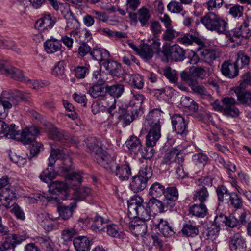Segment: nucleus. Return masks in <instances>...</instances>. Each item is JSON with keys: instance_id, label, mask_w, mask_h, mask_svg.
Segmentation results:
<instances>
[{"instance_id": "obj_29", "label": "nucleus", "mask_w": 251, "mask_h": 251, "mask_svg": "<svg viewBox=\"0 0 251 251\" xmlns=\"http://www.w3.org/2000/svg\"><path fill=\"white\" fill-rule=\"evenodd\" d=\"M44 46L46 51L48 54L54 53L61 51L62 49L61 41L52 37L48 39L44 43Z\"/></svg>"}, {"instance_id": "obj_6", "label": "nucleus", "mask_w": 251, "mask_h": 251, "mask_svg": "<svg viewBox=\"0 0 251 251\" xmlns=\"http://www.w3.org/2000/svg\"><path fill=\"white\" fill-rule=\"evenodd\" d=\"M65 151L63 149H55L51 147V152L49 158V167L50 168H47L44 170L40 176V178L42 181L45 183H49L52 179H54L56 176V173L54 172L51 167L55 163L57 159H62L64 157Z\"/></svg>"}, {"instance_id": "obj_33", "label": "nucleus", "mask_w": 251, "mask_h": 251, "mask_svg": "<svg viewBox=\"0 0 251 251\" xmlns=\"http://www.w3.org/2000/svg\"><path fill=\"white\" fill-rule=\"evenodd\" d=\"M56 218L50 216L47 213H41L38 215V220L40 223L41 225L47 231L52 230L54 228V225L51 221H54Z\"/></svg>"}, {"instance_id": "obj_22", "label": "nucleus", "mask_w": 251, "mask_h": 251, "mask_svg": "<svg viewBox=\"0 0 251 251\" xmlns=\"http://www.w3.org/2000/svg\"><path fill=\"white\" fill-rule=\"evenodd\" d=\"M150 130L146 136V144L153 147L161 137V126H149Z\"/></svg>"}, {"instance_id": "obj_38", "label": "nucleus", "mask_w": 251, "mask_h": 251, "mask_svg": "<svg viewBox=\"0 0 251 251\" xmlns=\"http://www.w3.org/2000/svg\"><path fill=\"white\" fill-rule=\"evenodd\" d=\"M145 97L142 94H139L137 92L131 91L130 95V100L128 104V107L133 108H138L140 107L141 104L144 101Z\"/></svg>"}, {"instance_id": "obj_47", "label": "nucleus", "mask_w": 251, "mask_h": 251, "mask_svg": "<svg viewBox=\"0 0 251 251\" xmlns=\"http://www.w3.org/2000/svg\"><path fill=\"white\" fill-rule=\"evenodd\" d=\"M93 58L98 61H101L107 59L109 56V52L105 50L100 48L93 49L90 52Z\"/></svg>"}, {"instance_id": "obj_56", "label": "nucleus", "mask_w": 251, "mask_h": 251, "mask_svg": "<svg viewBox=\"0 0 251 251\" xmlns=\"http://www.w3.org/2000/svg\"><path fill=\"white\" fill-rule=\"evenodd\" d=\"M182 232L184 235L187 236L194 237L199 234V230L197 227L191 223L184 225Z\"/></svg>"}, {"instance_id": "obj_54", "label": "nucleus", "mask_w": 251, "mask_h": 251, "mask_svg": "<svg viewBox=\"0 0 251 251\" xmlns=\"http://www.w3.org/2000/svg\"><path fill=\"white\" fill-rule=\"evenodd\" d=\"M154 91L155 95L160 96L161 98L167 100L173 96L175 90L171 87H166L161 89H154Z\"/></svg>"}, {"instance_id": "obj_50", "label": "nucleus", "mask_w": 251, "mask_h": 251, "mask_svg": "<svg viewBox=\"0 0 251 251\" xmlns=\"http://www.w3.org/2000/svg\"><path fill=\"white\" fill-rule=\"evenodd\" d=\"M216 193L219 201L229 202V198L231 193L224 185L218 186L216 189Z\"/></svg>"}, {"instance_id": "obj_32", "label": "nucleus", "mask_w": 251, "mask_h": 251, "mask_svg": "<svg viewBox=\"0 0 251 251\" xmlns=\"http://www.w3.org/2000/svg\"><path fill=\"white\" fill-rule=\"evenodd\" d=\"M126 146L131 154L138 155L142 145L141 141L135 136L130 137L126 142Z\"/></svg>"}, {"instance_id": "obj_27", "label": "nucleus", "mask_w": 251, "mask_h": 251, "mask_svg": "<svg viewBox=\"0 0 251 251\" xmlns=\"http://www.w3.org/2000/svg\"><path fill=\"white\" fill-rule=\"evenodd\" d=\"M222 74L229 78H233L238 75L239 69L235 62L230 60L225 61L221 66Z\"/></svg>"}, {"instance_id": "obj_17", "label": "nucleus", "mask_w": 251, "mask_h": 251, "mask_svg": "<svg viewBox=\"0 0 251 251\" xmlns=\"http://www.w3.org/2000/svg\"><path fill=\"white\" fill-rule=\"evenodd\" d=\"M56 22L55 18L52 17L50 14H47L37 20L34 26L36 29L45 33L53 27Z\"/></svg>"}, {"instance_id": "obj_1", "label": "nucleus", "mask_w": 251, "mask_h": 251, "mask_svg": "<svg viewBox=\"0 0 251 251\" xmlns=\"http://www.w3.org/2000/svg\"><path fill=\"white\" fill-rule=\"evenodd\" d=\"M143 199L135 196L128 201V211L130 215L135 218L130 221L127 225L128 230L136 237L140 236L145 244L147 237V226L146 221L152 218L150 207L143 204Z\"/></svg>"}, {"instance_id": "obj_46", "label": "nucleus", "mask_w": 251, "mask_h": 251, "mask_svg": "<svg viewBox=\"0 0 251 251\" xmlns=\"http://www.w3.org/2000/svg\"><path fill=\"white\" fill-rule=\"evenodd\" d=\"M106 93L110 96L119 98L121 96L124 91V86L121 84H116L111 86H106Z\"/></svg>"}, {"instance_id": "obj_30", "label": "nucleus", "mask_w": 251, "mask_h": 251, "mask_svg": "<svg viewBox=\"0 0 251 251\" xmlns=\"http://www.w3.org/2000/svg\"><path fill=\"white\" fill-rule=\"evenodd\" d=\"M16 194L11 189L6 187L0 191V201L7 208H10L11 201L15 200Z\"/></svg>"}, {"instance_id": "obj_44", "label": "nucleus", "mask_w": 251, "mask_h": 251, "mask_svg": "<svg viewBox=\"0 0 251 251\" xmlns=\"http://www.w3.org/2000/svg\"><path fill=\"white\" fill-rule=\"evenodd\" d=\"M138 54L144 61H148L152 58L154 52L150 46L148 44H144L140 48Z\"/></svg>"}, {"instance_id": "obj_61", "label": "nucleus", "mask_w": 251, "mask_h": 251, "mask_svg": "<svg viewBox=\"0 0 251 251\" xmlns=\"http://www.w3.org/2000/svg\"><path fill=\"white\" fill-rule=\"evenodd\" d=\"M163 75L170 82L175 83L177 81L178 75L176 70L170 67H166L163 70Z\"/></svg>"}, {"instance_id": "obj_63", "label": "nucleus", "mask_w": 251, "mask_h": 251, "mask_svg": "<svg viewBox=\"0 0 251 251\" xmlns=\"http://www.w3.org/2000/svg\"><path fill=\"white\" fill-rule=\"evenodd\" d=\"M106 232L107 234L114 238H121L123 235L122 232L120 231L117 225L115 224L107 225Z\"/></svg>"}, {"instance_id": "obj_37", "label": "nucleus", "mask_w": 251, "mask_h": 251, "mask_svg": "<svg viewBox=\"0 0 251 251\" xmlns=\"http://www.w3.org/2000/svg\"><path fill=\"white\" fill-rule=\"evenodd\" d=\"M220 56L219 52L215 50L206 49L200 52L201 59L210 63Z\"/></svg>"}, {"instance_id": "obj_18", "label": "nucleus", "mask_w": 251, "mask_h": 251, "mask_svg": "<svg viewBox=\"0 0 251 251\" xmlns=\"http://www.w3.org/2000/svg\"><path fill=\"white\" fill-rule=\"evenodd\" d=\"M223 110L222 112L225 115L235 117L238 116L239 111L235 106L236 103L234 98L232 97H226L222 100Z\"/></svg>"}, {"instance_id": "obj_20", "label": "nucleus", "mask_w": 251, "mask_h": 251, "mask_svg": "<svg viewBox=\"0 0 251 251\" xmlns=\"http://www.w3.org/2000/svg\"><path fill=\"white\" fill-rule=\"evenodd\" d=\"M229 246L231 251H246L245 239L239 232L229 238Z\"/></svg>"}, {"instance_id": "obj_58", "label": "nucleus", "mask_w": 251, "mask_h": 251, "mask_svg": "<svg viewBox=\"0 0 251 251\" xmlns=\"http://www.w3.org/2000/svg\"><path fill=\"white\" fill-rule=\"evenodd\" d=\"M129 83L135 88L141 89L144 86V79L142 76L139 74L132 75L130 76Z\"/></svg>"}, {"instance_id": "obj_24", "label": "nucleus", "mask_w": 251, "mask_h": 251, "mask_svg": "<svg viewBox=\"0 0 251 251\" xmlns=\"http://www.w3.org/2000/svg\"><path fill=\"white\" fill-rule=\"evenodd\" d=\"M49 191L50 193L57 195L58 196L60 195H64V196H60V198L62 199H67L68 186L66 183L62 181L57 180L52 182L49 185Z\"/></svg>"}, {"instance_id": "obj_13", "label": "nucleus", "mask_w": 251, "mask_h": 251, "mask_svg": "<svg viewBox=\"0 0 251 251\" xmlns=\"http://www.w3.org/2000/svg\"><path fill=\"white\" fill-rule=\"evenodd\" d=\"M137 113L136 108L128 106L126 108L119 107L118 110L116 111V116L123 123V126H126L133 121L135 116H137Z\"/></svg>"}, {"instance_id": "obj_48", "label": "nucleus", "mask_w": 251, "mask_h": 251, "mask_svg": "<svg viewBox=\"0 0 251 251\" xmlns=\"http://www.w3.org/2000/svg\"><path fill=\"white\" fill-rule=\"evenodd\" d=\"M92 190L90 188L82 187L74 193L73 199L76 201H82L90 196Z\"/></svg>"}, {"instance_id": "obj_53", "label": "nucleus", "mask_w": 251, "mask_h": 251, "mask_svg": "<svg viewBox=\"0 0 251 251\" xmlns=\"http://www.w3.org/2000/svg\"><path fill=\"white\" fill-rule=\"evenodd\" d=\"M13 104L10 100L4 97L3 91L0 98V116L3 114L6 115L8 110L13 106Z\"/></svg>"}, {"instance_id": "obj_42", "label": "nucleus", "mask_w": 251, "mask_h": 251, "mask_svg": "<svg viewBox=\"0 0 251 251\" xmlns=\"http://www.w3.org/2000/svg\"><path fill=\"white\" fill-rule=\"evenodd\" d=\"M88 92L91 96L93 98L103 97L106 93V86L97 84L90 87Z\"/></svg>"}, {"instance_id": "obj_2", "label": "nucleus", "mask_w": 251, "mask_h": 251, "mask_svg": "<svg viewBox=\"0 0 251 251\" xmlns=\"http://www.w3.org/2000/svg\"><path fill=\"white\" fill-rule=\"evenodd\" d=\"M14 124L8 126L0 119V138L5 137L8 139L21 140L24 144H29L35 140L39 133V129L35 127L25 128L20 133Z\"/></svg>"}, {"instance_id": "obj_10", "label": "nucleus", "mask_w": 251, "mask_h": 251, "mask_svg": "<svg viewBox=\"0 0 251 251\" xmlns=\"http://www.w3.org/2000/svg\"><path fill=\"white\" fill-rule=\"evenodd\" d=\"M48 134L50 139L58 140L67 145L76 144L78 142L76 138L72 136L68 132L59 130L54 126L49 129Z\"/></svg>"}, {"instance_id": "obj_36", "label": "nucleus", "mask_w": 251, "mask_h": 251, "mask_svg": "<svg viewBox=\"0 0 251 251\" xmlns=\"http://www.w3.org/2000/svg\"><path fill=\"white\" fill-rule=\"evenodd\" d=\"M209 197V192L205 186L197 189L194 192V200L200 203H205L208 201Z\"/></svg>"}, {"instance_id": "obj_51", "label": "nucleus", "mask_w": 251, "mask_h": 251, "mask_svg": "<svg viewBox=\"0 0 251 251\" xmlns=\"http://www.w3.org/2000/svg\"><path fill=\"white\" fill-rule=\"evenodd\" d=\"M138 19L142 26H147L148 21L151 17V14L149 9L145 7L140 8L138 12Z\"/></svg>"}, {"instance_id": "obj_52", "label": "nucleus", "mask_w": 251, "mask_h": 251, "mask_svg": "<svg viewBox=\"0 0 251 251\" xmlns=\"http://www.w3.org/2000/svg\"><path fill=\"white\" fill-rule=\"evenodd\" d=\"M102 100H101L102 103L105 107V109H108V112L111 114L114 115V114L112 113V111L116 108V100L113 96L110 95H106L102 97Z\"/></svg>"}, {"instance_id": "obj_60", "label": "nucleus", "mask_w": 251, "mask_h": 251, "mask_svg": "<svg viewBox=\"0 0 251 251\" xmlns=\"http://www.w3.org/2000/svg\"><path fill=\"white\" fill-rule=\"evenodd\" d=\"M77 233V231L75 228L66 227L61 232V238L64 241L67 242L71 241Z\"/></svg>"}, {"instance_id": "obj_39", "label": "nucleus", "mask_w": 251, "mask_h": 251, "mask_svg": "<svg viewBox=\"0 0 251 251\" xmlns=\"http://www.w3.org/2000/svg\"><path fill=\"white\" fill-rule=\"evenodd\" d=\"M76 208V203L73 202L69 205H60L57 207V211L59 215L64 220L68 219L71 217L73 211Z\"/></svg>"}, {"instance_id": "obj_55", "label": "nucleus", "mask_w": 251, "mask_h": 251, "mask_svg": "<svg viewBox=\"0 0 251 251\" xmlns=\"http://www.w3.org/2000/svg\"><path fill=\"white\" fill-rule=\"evenodd\" d=\"M250 61V57L244 53L239 52L237 54L235 63L238 68L242 69L248 66Z\"/></svg>"}, {"instance_id": "obj_5", "label": "nucleus", "mask_w": 251, "mask_h": 251, "mask_svg": "<svg viewBox=\"0 0 251 251\" xmlns=\"http://www.w3.org/2000/svg\"><path fill=\"white\" fill-rule=\"evenodd\" d=\"M200 22L209 30L224 33L226 29L227 23L213 12H209L201 17Z\"/></svg>"}, {"instance_id": "obj_59", "label": "nucleus", "mask_w": 251, "mask_h": 251, "mask_svg": "<svg viewBox=\"0 0 251 251\" xmlns=\"http://www.w3.org/2000/svg\"><path fill=\"white\" fill-rule=\"evenodd\" d=\"M223 3V0H208L204 4V6L209 11H216Z\"/></svg>"}, {"instance_id": "obj_57", "label": "nucleus", "mask_w": 251, "mask_h": 251, "mask_svg": "<svg viewBox=\"0 0 251 251\" xmlns=\"http://www.w3.org/2000/svg\"><path fill=\"white\" fill-rule=\"evenodd\" d=\"M47 0L54 10L60 12L62 15L65 11H66L70 8V6L66 3H61L57 0Z\"/></svg>"}, {"instance_id": "obj_31", "label": "nucleus", "mask_w": 251, "mask_h": 251, "mask_svg": "<svg viewBox=\"0 0 251 251\" xmlns=\"http://www.w3.org/2000/svg\"><path fill=\"white\" fill-rule=\"evenodd\" d=\"M73 244L76 251H89L90 241L86 236H79L74 239Z\"/></svg>"}, {"instance_id": "obj_35", "label": "nucleus", "mask_w": 251, "mask_h": 251, "mask_svg": "<svg viewBox=\"0 0 251 251\" xmlns=\"http://www.w3.org/2000/svg\"><path fill=\"white\" fill-rule=\"evenodd\" d=\"M64 19L66 20V28L72 29H78L80 26V23L78 20L74 16L73 13L69 8L68 10L65 11L62 14Z\"/></svg>"}, {"instance_id": "obj_14", "label": "nucleus", "mask_w": 251, "mask_h": 251, "mask_svg": "<svg viewBox=\"0 0 251 251\" xmlns=\"http://www.w3.org/2000/svg\"><path fill=\"white\" fill-rule=\"evenodd\" d=\"M173 129L182 137H186L188 133V125L184 118L180 114H174L171 117Z\"/></svg>"}, {"instance_id": "obj_62", "label": "nucleus", "mask_w": 251, "mask_h": 251, "mask_svg": "<svg viewBox=\"0 0 251 251\" xmlns=\"http://www.w3.org/2000/svg\"><path fill=\"white\" fill-rule=\"evenodd\" d=\"M152 146H143L138 152V155L146 159L151 158L154 154V151Z\"/></svg>"}, {"instance_id": "obj_23", "label": "nucleus", "mask_w": 251, "mask_h": 251, "mask_svg": "<svg viewBox=\"0 0 251 251\" xmlns=\"http://www.w3.org/2000/svg\"><path fill=\"white\" fill-rule=\"evenodd\" d=\"M227 220V216L224 214H220L217 215L214 219V224L211 226L207 229V236L212 238L217 235L220 231V226L226 224Z\"/></svg>"}, {"instance_id": "obj_3", "label": "nucleus", "mask_w": 251, "mask_h": 251, "mask_svg": "<svg viewBox=\"0 0 251 251\" xmlns=\"http://www.w3.org/2000/svg\"><path fill=\"white\" fill-rule=\"evenodd\" d=\"M107 171L114 175L121 181L127 180L131 176V170L127 163H121L116 159L115 155H111L110 159L106 160L101 166Z\"/></svg>"}, {"instance_id": "obj_25", "label": "nucleus", "mask_w": 251, "mask_h": 251, "mask_svg": "<svg viewBox=\"0 0 251 251\" xmlns=\"http://www.w3.org/2000/svg\"><path fill=\"white\" fill-rule=\"evenodd\" d=\"M25 239V238L24 236L12 234L7 236L1 245L5 250H14L17 245L20 244Z\"/></svg>"}, {"instance_id": "obj_40", "label": "nucleus", "mask_w": 251, "mask_h": 251, "mask_svg": "<svg viewBox=\"0 0 251 251\" xmlns=\"http://www.w3.org/2000/svg\"><path fill=\"white\" fill-rule=\"evenodd\" d=\"M189 212L193 215L198 217H204L208 212L207 208L204 203L193 205L190 207Z\"/></svg>"}, {"instance_id": "obj_45", "label": "nucleus", "mask_w": 251, "mask_h": 251, "mask_svg": "<svg viewBox=\"0 0 251 251\" xmlns=\"http://www.w3.org/2000/svg\"><path fill=\"white\" fill-rule=\"evenodd\" d=\"M181 105L188 108L191 112L196 113L198 110V105L194 100L188 96H182L180 100Z\"/></svg>"}, {"instance_id": "obj_28", "label": "nucleus", "mask_w": 251, "mask_h": 251, "mask_svg": "<svg viewBox=\"0 0 251 251\" xmlns=\"http://www.w3.org/2000/svg\"><path fill=\"white\" fill-rule=\"evenodd\" d=\"M103 66L112 76L120 77L123 75L124 71L121 65L116 61L107 60L103 63Z\"/></svg>"}, {"instance_id": "obj_15", "label": "nucleus", "mask_w": 251, "mask_h": 251, "mask_svg": "<svg viewBox=\"0 0 251 251\" xmlns=\"http://www.w3.org/2000/svg\"><path fill=\"white\" fill-rule=\"evenodd\" d=\"M4 97L10 100L13 104V106L18 104L21 101L29 102L31 99V95L29 93L23 92L18 90H7L3 91Z\"/></svg>"}, {"instance_id": "obj_8", "label": "nucleus", "mask_w": 251, "mask_h": 251, "mask_svg": "<svg viewBox=\"0 0 251 251\" xmlns=\"http://www.w3.org/2000/svg\"><path fill=\"white\" fill-rule=\"evenodd\" d=\"M251 21V18H248L240 27L234 28L229 35H227L228 40L231 42L238 44L241 42L242 39H247L250 37L251 31L249 27Z\"/></svg>"}, {"instance_id": "obj_21", "label": "nucleus", "mask_w": 251, "mask_h": 251, "mask_svg": "<svg viewBox=\"0 0 251 251\" xmlns=\"http://www.w3.org/2000/svg\"><path fill=\"white\" fill-rule=\"evenodd\" d=\"M164 112L160 109L156 108L151 110L147 115L144 123L145 126H160L161 120H162Z\"/></svg>"}, {"instance_id": "obj_34", "label": "nucleus", "mask_w": 251, "mask_h": 251, "mask_svg": "<svg viewBox=\"0 0 251 251\" xmlns=\"http://www.w3.org/2000/svg\"><path fill=\"white\" fill-rule=\"evenodd\" d=\"M191 88L193 93L203 96L207 95V91L204 87L199 84L198 80H182Z\"/></svg>"}, {"instance_id": "obj_9", "label": "nucleus", "mask_w": 251, "mask_h": 251, "mask_svg": "<svg viewBox=\"0 0 251 251\" xmlns=\"http://www.w3.org/2000/svg\"><path fill=\"white\" fill-rule=\"evenodd\" d=\"M185 149L186 148H183L181 146L173 148L166 155V158L169 162H175L179 164L176 168V173L178 174L179 177L182 178L184 177V173L180 165V162H182L183 161L181 152L184 153Z\"/></svg>"}, {"instance_id": "obj_41", "label": "nucleus", "mask_w": 251, "mask_h": 251, "mask_svg": "<svg viewBox=\"0 0 251 251\" xmlns=\"http://www.w3.org/2000/svg\"><path fill=\"white\" fill-rule=\"evenodd\" d=\"M106 221L101 216H96L91 226L92 230L96 233H100L104 231L107 226Z\"/></svg>"}, {"instance_id": "obj_19", "label": "nucleus", "mask_w": 251, "mask_h": 251, "mask_svg": "<svg viewBox=\"0 0 251 251\" xmlns=\"http://www.w3.org/2000/svg\"><path fill=\"white\" fill-rule=\"evenodd\" d=\"M0 73L14 79H21V70L14 67L7 61H0Z\"/></svg>"}, {"instance_id": "obj_26", "label": "nucleus", "mask_w": 251, "mask_h": 251, "mask_svg": "<svg viewBox=\"0 0 251 251\" xmlns=\"http://www.w3.org/2000/svg\"><path fill=\"white\" fill-rule=\"evenodd\" d=\"M164 203L166 207L172 208L178 198L177 189L175 187H168L164 190Z\"/></svg>"}, {"instance_id": "obj_4", "label": "nucleus", "mask_w": 251, "mask_h": 251, "mask_svg": "<svg viewBox=\"0 0 251 251\" xmlns=\"http://www.w3.org/2000/svg\"><path fill=\"white\" fill-rule=\"evenodd\" d=\"M86 144L88 151L93 157L94 160L100 166L108 159H110L111 154L108 153L101 148V143L95 137H90L87 139Z\"/></svg>"}, {"instance_id": "obj_64", "label": "nucleus", "mask_w": 251, "mask_h": 251, "mask_svg": "<svg viewBox=\"0 0 251 251\" xmlns=\"http://www.w3.org/2000/svg\"><path fill=\"white\" fill-rule=\"evenodd\" d=\"M237 99L240 102L251 106V93L249 92H236Z\"/></svg>"}, {"instance_id": "obj_7", "label": "nucleus", "mask_w": 251, "mask_h": 251, "mask_svg": "<svg viewBox=\"0 0 251 251\" xmlns=\"http://www.w3.org/2000/svg\"><path fill=\"white\" fill-rule=\"evenodd\" d=\"M151 176L152 170L151 167L146 166L141 168L138 175L132 178L130 183V189L135 193L144 190Z\"/></svg>"}, {"instance_id": "obj_16", "label": "nucleus", "mask_w": 251, "mask_h": 251, "mask_svg": "<svg viewBox=\"0 0 251 251\" xmlns=\"http://www.w3.org/2000/svg\"><path fill=\"white\" fill-rule=\"evenodd\" d=\"M207 74L203 68L191 67L189 71H183L180 75L181 80H198L197 78L204 79Z\"/></svg>"}, {"instance_id": "obj_49", "label": "nucleus", "mask_w": 251, "mask_h": 251, "mask_svg": "<svg viewBox=\"0 0 251 251\" xmlns=\"http://www.w3.org/2000/svg\"><path fill=\"white\" fill-rule=\"evenodd\" d=\"M165 188L161 183L155 182L150 187L149 194L152 198H156L164 194Z\"/></svg>"}, {"instance_id": "obj_43", "label": "nucleus", "mask_w": 251, "mask_h": 251, "mask_svg": "<svg viewBox=\"0 0 251 251\" xmlns=\"http://www.w3.org/2000/svg\"><path fill=\"white\" fill-rule=\"evenodd\" d=\"M36 242L45 249L46 251H53L54 245L50 238L49 236H37L35 238Z\"/></svg>"}, {"instance_id": "obj_11", "label": "nucleus", "mask_w": 251, "mask_h": 251, "mask_svg": "<svg viewBox=\"0 0 251 251\" xmlns=\"http://www.w3.org/2000/svg\"><path fill=\"white\" fill-rule=\"evenodd\" d=\"M162 53L167 59L175 61H181L185 58V50L177 44L172 46H163Z\"/></svg>"}, {"instance_id": "obj_12", "label": "nucleus", "mask_w": 251, "mask_h": 251, "mask_svg": "<svg viewBox=\"0 0 251 251\" xmlns=\"http://www.w3.org/2000/svg\"><path fill=\"white\" fill-rule=\"evenodd\" d=\"M151 223L153 227L158 229L161 233L166 237L172 236L175 233L174 228L171 226L167 221L164 220L159 215L152 216Z\"/></svg>"}]
</instances>
